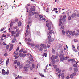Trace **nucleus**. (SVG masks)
Segmentation results:
<instances>
[{"label": "nucleus", "instance_id": "1", "mask_svg": "<svg viewBox=\"0 0 79 79\" xmlns=\"http://www.w3.org/2000/svg\"><path fill=\"white\" fill-rule=\"evenodd\" d=\"M32 7H31L30 8V10L31 12L32 15H34L35 14V6H32Z\"/></svg>", "mask_w": 79, "mask_h": 79}, {"label": "nucleus", "instance_id": "2", "mask_svg": "<svg viewBox=\"0 0 79 79\" xmlns=\"http://www.w3.org/2000/svg\"><path fill=\"white\" fill-rule=\"evenodd\" d=\"M53 38H51V36L49 35L48 37V40L49 42H52L53 41Z\"/></svg>", "mask_w": 79, "mask_h": 79}, {"label": "nucleus", "instance_id": "3", "mask_svg": "<svg viewBox=\"0 0 79 79\" xmlns=\"http://www.w3.org/2000/svg\"><path fill=\"white\" fill-rule=\"evenodd\" d=\"M19 56L20 57H25V56H26V54H23L22 53H20L19 54Z\"/></svg>", "mask_w": 79, "mask_h": 79}, {"label": "nucleus", "instance_id": "4", "mask_svg": "<svg viewBox=\"0 0 79 79\" xmlns=\"http://www.w3.org/2000/svg\"><path fill=\"white\" fill-rule=\"evenodd\" d=\"M30 6V4H27L26 7V11L27 12H28L29 11V7Z\"/></svg>", "mask_w": 79, "mask_h": 79}, {"label": "nucleus", "instance_id": "5", "mask_svg": "<svg viewBox=\"0 0 79 79\" xmlns=\"http://www.w3.org/2000/svg\"><path fill=\"white\" fill-rule=\"evenodd\" d=\"M13 48V44H11L10 45V48H9V51H11Z\"/></svg>", "mask_w": 79, "mask_h": 79}, {"label": "nucleus", "instance_id": "6", "mask_svg": "<svg viewBox=\"0 0 79 79\" xmlns=\"http://www.w3.org/2000/svg\"><path fill=\"white\" fill-rule=\"evenodd\" d=\"M41 47L40 48V50L41 51H42L44 49V44H41L40 45Z\"/></svg>", "mask_w": 79, "mask_h": 79}, {"label": "nucleus", "instance_id": "7", "mask_svg": "<svg viewBox=\"0 0 79 79\" xmlns=\"http://www.w3.org/2000/svg\"><path fill=\"white\" fill-rule=\"evenodd\" d=\"M2 74L3 75H5V74H6V72L5 71V70L4 69H2Z\"/></svg>", "mask_w": 79, "mask_h": 79}, {"label": "nucleus", "instance_id": "8", "mask_svg": "<svg viewBox=\"0 0 79 79\" xmlns=\"http://www.w3.org/2000/svg\"><path fill=\"white\" fill-rule=\"evenodd\" d=\"M76 16V13H73L71 15L72 18H75Z\"/></svg>", "mask_w": 79, "mask_h": 79}, {"label": "nucleus", "instance_id": "9", "mask_svg": "<svg viewBox=\"0 0 79 79\" xmlns=\"http://www.w3.org/2000/svg\"><path fill=\"white\" fill-rule=\"evenodd\" d=\"M52 56L53 58L54 59H58V56H56L55 55H52Z\"/></svg>", "mask_w": 79, "mask_h": 79}, {"label": "nucleus", "instance_id": "10", "mask_svg": "<svg viewBox=\"0 0 79 79\" xmlns=\"http://www.w3.org/2000/svg\"><path fill=\"white\" fill-rule=\"evenodd\" d=\"M51 59L52 60V62L53 63H55V59L52 58V57H51Z\"/></svg>", "mask_w": 79, "mask_h": 79}, {"label": "nucleus", "instance_id": "11", "mask_svg": "<svg viewBox=\"0 0 79 79\" xmlns=\"http://www.w3.org/2000/svg\"><path fill=\"white\" fill-rule=\"evenodd\" d=\"M64 74L62 73L61 74V77H62V79H64Z\"/></svg>", "mask_w": 79, "mask_h": 79}, {"label": "nucleus", "instance_id": "12", "mask_svg": "<svg viewBox=\"0 0 79 79\" xmlns=\"http://www.w3.org/2000/svg\"><path fill=\"white\" fill-rule=\"evenodd\" d=\"M64 55V54L63 53L60 54L59 55V57H60V58H62L63 57H64V56H63Z\"/></svg>", "mask_w": 79, "mask_h": 79}, {"label": "nucleus", "instance_id": "13", "mask_svg": "<svg viewBox=\"0 0 79 79\" xmlns=\"http://www.w3.org/2000/svg\"><path fill=\"white\" fill-rule=\"evenodd\" d=\"M62 20H60L59 23V26H61V24H62V22L61 21Z\"/></svg>", "mask_w": 79, "mask_h": 79}, {"label": "nucleus", "instance_id": "14", "mask_svg": "<svg viewBox=\"0 0 79 79\" xmlns=\"http://www.w3.org/2000/svg\"><path fill=\"white\" fill-rule=\"evenodd\" d=\"M23 68V64H21V65H20V66L19 67V69H21L22 68Z\"/></svg>", "mask_w": 79, "mask_h": 79}, {"label": "nucleus", "instance_id": "15", "mask_svg": "<svg viewBox=\"0 0 79 79\" xmlns=\"http://www.w3.org/2000/svg\"><path fill=\"white\" fill-rule=\"evenodd\" d=\"M23 68L25 71H26V72H27V71L28 70L27 68L25 66V67H24Z\"/></svg>", "mask_w": 79, "mask_h": 79}, {"label": "nucleus", "instance_id": "16", "mask_svg": "<svg viewBox=\"0 0 79 79\" xmlns=\"http://www.w3.org/2000/svg\"><path fill=\"white\" fill-rule=\"evenodd\" d=\"M47 53H44L43 54L42 56L43 57L44 56H45V57H47Z\"/></svg>", "mask_w": 79, "mask_h": 79}, {"label": "nucleus", "instance_id": "17", "mask_svg": "<svg viewBox=\"0 0 79 79\" xmlns=\"http://www.w3.org/2000/svg\"><path fill=\"white\" fill-rule=\"evenodd\" d=\"M62 33L63 35H64L66 34V33H65V31L63 30H62Z\"/></svg>", "mask_w": 79, "mask_h": 79}, {"label": "nucleus", "instance_id": "18", "mask_svg": "<svg viewBox=\"0 0 79 79\" xmlns=\"http://www.w3.org/2000/svg\"><path fill=\"white\" fill-rule=\"evenodd\" d=\"M75 32L74 31L72 32V34L71 35H72V36H74V35H75Z\"/></svg>", "mask_w": 79, "mask_h": 79}, {"label": "nucleus", "instance_id": "19", "mask_svg": "<svg viewBox=\"0 0 79 79\" xmlns=\"http://www.w3.org/2000/svg\"><path fill=\"white\" fill-rule=\"evenodd\" d=\"M21 64V62H18L17 63V65L18 66H19Z\"/></svg>", "mask_w": 79, "mask_h": 79}, {"label": "nucleus", "instance_id": "20", "mask_svg": "<svg viewBox=\"0 0 79 79\" xmlns=\"http://www.w3.org/2000/svg\"><path fill=\"white\" fill-rule=\"evenodd\" d=\"M15 42H16V39L14 38L13 39L12 43H14Z\"/></svg>", "mask_w": 79, "mask_h": 79}, {"label": "nucleus", "instance_id": "21", "mask_svg": "<svg viewBox=\"0 0 79 79\" xmlns=\"http://www.w3.org/2000/svg\"><path fill=\"white\" fill-rule=\"evenodd\" d=\"M26 66L28 68L30 67V65H29V64H26Z\"/></svg>", "mask_w": 79, "mask_h": 79}, {"label": "nucleus", "instance_id": "22", "mask_svg": "<svg viewBox=\"0 0 79 79\" xmlns=\"http://www.w3.org/2000/svg\"><path fill=\"white\" fill-rule=\"evenodd\" d=\"M52 52L53 53L55 54V50L53 49H52Z\"/></svg>", "mask_w": 79, "mask_h": 79}, {"label": "nucleus", "instance_id": "23", "mask_svg": "<svg viewBox=\"0 0 79 79\" xmlns=\"http://www.w3.org/2000/svg\"><path fill=\"white\" fill-rule=\"evenodd\" d=\"M39 74L40 75V76H41V77H45V76L43 75L42 74H40V73H39Z\"/></svg>", "mask_w": 79, "mask_h": 79}, {"label": "nucleus", "instance_id": "24", "mask_svg": "<svg viewBox=\"0 0 79 79\" xmlns=\"http://www.w3.org/2000/svg\"><path fill=\"white\" fill-rule=\"evenodd\" d=\"M19 26H21V22L19 21L18 23Z\"/></svg>", "mask_w": 79, "mask_h": 79}, {"label": "nucleus", "instance_id": "25", "mask_svg": "<svg viewBox=\"0 0 79 79\" xmlns=\"http://www.w3.org/2000/svg\"><path fill=\"white\" fill-rule=\"evenodd\" d=\"M58 10V9L57 8H54V10H52V11H56Z\"/></svg>", "mask_w": 79, "mask_h": 79}, {"label": "nucleus", "instance_id": "26", "mask_svg": "<svg viewBox=\"0 0 79 79\" xmlns=\"http://www.w3.org/2000/svg\"><path fill=\"white\" fill-rule=\"evenodd\" d=\"M64 60V57H60V60L61 61H63Z\"/></svg>", "mask_w": 79, "mask_h": 79}, {"label": "nucleus", "instance_id": "27", "mask_svg": "<svg viewBox=\"0 0 79 79\" xmlns=\"http://www.w3.org/2000/svg\"><path fill=\"white\" fill-rule=\"evenodd\" d=\"M49 33L50 34H52V33H53V32H52V31L51 30H50L49 31Z\"/></svg>", "mask_w": 79, "mask_h": 79}, {"label": "nucleus", "instance_id": "28", "mask_svg": "<svg viewBox=\"0 0 79 79\" xmlns=\"http://www.w3.org/2000/svg\"><path fill=\"white\" fill-rule=\"evenodd\" d=\"M32 67L33 68H35V66L34 64H32Z\"/></svg>", "mask_w": 79, "mask_h": 79}, {"label": "nucleus", "instance_id": "29", "mask_svg": "<svg viewBox=\"0 0 79 79\" xmlns=\"http://www.w3.org/2000/svg\"><path fill=\"white\" fill-rule=\"evenodd\" d=\"M35 47L36 48H39V45L38 44H36L35 45Z\"/></svg>", "mask_w": 79, "mask_h": 79}, {"label": "nucleus", "instance_id": "30", "mask_svg": "<svg viewBox=\"0 0 79 79\" xmlns=\"http://www.w3.org/2000/svg\"><path fill=\"white\" fill-rule=\"evenodd\" d=\"M70 77L71 78V79H73V75L72 74H71L70 75Z\"/></svg>", "mask_w": 79, "mask_h": 79}, {"label": "nucleus", "instance_id": "31", "mask_svg": "<svg viewBox=\"0 0 79 79\" xmlns=\"http://www.w3.org/2000/svg\"><path fill=\"white\" fill-rule=\"evenodd\" d=\"M68 19L70 21L71 19V17L70 16H69L68 17Z\"/></svg>", "mask_w": 79, "mask_h": 79}, {"label": "nucleus", "instance_id": "32", "mask_svg": "<svg viewBox=\"0 0 79 79\" xmlns=\"http://www.w3.org/2000/svg\"><path fill=\"white\" fill-rule=\"evenodd\" d=\"M44 48L45 49H47V45H45L44 46Z\"/></svg>", "mask_w": 79, "mask_h": 79}, {"label": "nucleus", "instance_id": "33", "mask_svg": "<svg viewBox=\"0 0 79 79\" xmlns=\"http://www.w3.org/2000/svg\"><path fill=\"white\" fill-rule=\"evenodd\" d=\"M74 69L75 71H78V69L77 68H74Z\"/></svg>", "mask_w": 79, "mask_h": 79}, {"label": "nucleus", "instance_id": "34", "mask_svg": "<svg viewBox=\"0 0 79 79\" xmlns=\"http://www.w3.org/2000/svg\"><path fill=\"white\" fill-rule=\"evenodd\" d=\"M46 12H47V13L49 12V9L48 8H47Z\"/></svg>", "mask_w": 79, "mask_h": 79}, {"label": "nucleus", "instance_id": "35", "mask_svg": "<svg viewBox=\"0 0 79 79\" xmlns=\"http://www.w3.org/2000/svg\"><path fill=\"white\" fill-rule=\"evenodd\" d=\"M19 46L16 49V52H18V51L19 50Z\"/></svg>", "mask_w": 79, "mask_h": 79}, {"label": "nucleus", "instance_id": "36", "mask_svg": "<svg viewBox=\"0 0 79 79\" xmlns=\"http://www.w3.org/2000/svg\"><path fill=\"white\" fill-rule=\"evenodd\" d=\"M11 34H15V32L14 31H11Z\"/></svg>", "mask_w": 79, "mask_h": 79}, {"label": "nucleus", "instance_id": "37", "mask_svg": "<svg viewBox=\"0 0 79 79\" xmlns=\"http://www.w3.org/2000/svg\"><path fill=\"white\" fill-rule=\"evenodd\" d=\"M59 20L60 21H62L63 20V16H61L60 17V19Z\"/></svg>", "mask_w": 79, "mask_h": 79}, {"label": "nucleus", "instance_id": "38", "mask_svg": "<svg viewBox=\"0 0 79 79\" xmlns=\"http://www.w3.org/2000/svg\"><path fill=\"white\" fill-rule=\"evenodd\" d=\"M4 56H5L6 57V56H8V53H5L4 54Z\"/></svg>", "mask_w": 79, "mask_h": 79}, {"label": "nucleus", "instance_id": "39", "mask_svg": "<svg viewBox=\"0 0 79 79\" xmlns=\"http://www.w3.org/2000/svg\"><path fill=\"white\" fill-rule=\"evenodd\" d=\"M4 5H5L4 6V7H5V6H7L8 5V4L7 3H5Z\"/></svg>", "mask_w": 79, "mask_h": 79}, {"label": "nucleus", "instance_id": "40", "mask_svg": "<svg viewBox=\"0 0 79 79\" xmlns=\"http://www.w3.org/2000/svg\"><path fill=\"white\" fill-rule=\"evenodd\" d=\"M67 37H69V38H71V36L69 35H67Z\"/></svg>", "mask_w": 79, "mask_h": 79}, {"label": "nucleus", "instance_id": "41", "mask_svg": "<svg viewBox=\"0 0 79 79\" xmlns=\"http://www.w3.org/2000/svg\"><path fill=\"white\" fill-rule=\"evenodd\" d=\"M18 55V52L16 53L14 56V57H15V56H16V55Z\"/></svg>", "mask_w": 79, "mask_h": 79}, {"label": "nucleus", "instance_id": "42", "mask_svg": "<svg viewBox=\"0 0 79 79\" xmlns=\"http://www.w3.org/2000/svg\"><path fill=\"white\" fill-rule=\"evenodd\" d=\"M48 30H50L51 29V26H48Z\"/></svg>", "mask_w": 79, "mask_h": 79}, {"label": "nucleus", "instance_id": "43", "mask_svg": "<svg viewBox=\"0 0 79 79\" xmlns=\"http://www.w3.org/2000/svg\"><path fill=\"white\" fill-rule=\"evenodd\" d=\"M73 66L74 67H77V64H75L73 65Z\"/></svg>", "mask_w": 79, "mask_h": 79}, {"label": "nucleus", "instance_id": "44", "mask_svg": "<svg viewBox=\"0 0 79 79\" xmlns=\"http://www.w3.org/2000/svg\"><path fill=\"white\" fill-rule=\"evenodd\" d=\"M30 70H31V71H32V70H33V68L32 67H30Z\"/></svg>", "mask_w": 79, "mask_h": 79}, {"label": "nucleus", "instance_id": "45", "mask_svg": "<svg viewBox=\"0 0 79 79\" xmlns=\"http://www.w3.org/2000/svg\"><path fill=\"white\" fill-rule=\"evenodd\" d=\"M39 17L40 19H41V18H43V16L41 15H39Z\"/></svg>", "mask_w": 79, "mask_h": 79}, {"label": "nucleus", "instance_id": "46", "mask_svg": "<svg viewBox=\"0 0 79 79\" xmlns=\"http://www.w3.org/2000/svg\"><path fill=\"white\" fill-rule=\"evenodd\" d=\"M59 47L60 48H62V45H61L60 44L59 45Z\"/></svg>", "mask_w": 79, "mask_h": 79}, {"label": "nucleus", "instance_id": "47", "mask_svg": "<svg viewBox=\"0 0 79 79\" xmlns=\"http://www.w3.org/2000/svg\"><path fill=\"white\" fill-rule=\"evenodd\" d=\"M9 45H7L6 46V48L7 49H8V48H9Z\"/></svg>", "mask_w": 79, "mask_h": 79}, {"label": "nucleus", "instance_id": "48", "mask_svg": "<svg viewBox=\"0 0 79 79\" xmlns=\"http://www.w3.org/2000/svg\"><path fill=\"white\" fill-rule=\"evenodd\" d=\"M46 46L48 48H50V46L48 44H47Z\"/></svg>", "mask_w": 79, "mask_h": 79}, {"label": "nucleus", "instance_id": "49", "mask_svg": "<svg viewBox=\"0 0 79 79\" xmlns=\"http://www.w3.org/2000/svg\"><path fill=\"white\" fill-rule=\"evenodd\" d=\"M6 37V35H5V34H3V35L2 36V37Z\"/></svg>", "mask_w": 79, "mask_h": 79}, {"label": "nucleus", "instance_id": "50", "mask_svg": "<svg viewBox=\"0 0 79 79\" xmlns=\"http://www.w3.org/2000/svg\"><path fill=\"white\" fill-rule=\"evenodd\" d=\"M70 78V77H69V76H67L66 79H69Z\"/></svg>", "mask_w": 79, "mask_h": 79}, {"label": "nucleus", "instance_id": "51", "mask_svg": "<svg viewBox=\"0 0 79 79\" xmlns=\"http://www.w3.org/2000/svg\"><path fill=\"white\" fill-rule=\"evenodd\" d=\"M19 57V56H16L15 57V59H17Z\"/></svg>", "mask_w": 79, "mask_h": 79}, {"label": "nucleus", "instance_id": "52", "mask_svg": "<svg viewBox=\"0 0 79 79\" xmlns=\"http://www.w3.org/2000/svg\"><path fill=\"white\" fill-rule=\"evenodd\" d=\"M73 31H70L69 32V34H70V35H71V34H72V32Z\"/></svg>", "mask_w": 79, "mask_h": 79}, {"label": "nucleus", "instance_id": "53", "mask_svg": "<svg viewBox=\"0 0 79 79\" xmlns=\"http://www.w3.org/2000/svg\"><path fill=\"white\" fill-rule=\"evenodd\" d=\"M23 53H27V51H23Z\"/></svg>", "mask_w": 79, "mask_h": 79}, {"label": "nucleus", "instance_id": "54", "mask_svg": "<svg viewBox=\"0 0 79 79\" xmlns=\"http://www.w3.org/2000/svg\"><path fill=\"white\" fill-rule=\"evenodd\" d=\"M49 25H50L49 23H46V26L47 27H48V26H49Z\"/></svg>", "mask_w": 79, "mask_h": 79}, {"label": "nucleus", "instance_id": "55", "mask_svg": "<svg viewBox=\"0 0 79 79\" xmlns=\"http://www.w3.org/2000/svg\"><path fill=\"white\" fill-rule=\"evenodd\" d=\"M62 21L63 22H66V19H62Z\"/></svg>", "mask_w": 79, "mask_h": 79}, {"label": "nucleus", "instance_id": "56", "mask_svg": "<svg viewBox=\"0 0 79 79\" xmlns=\"http://www.w3.org/2000/svg\"><path fill=\"white\" fill-rule=\"evenodd\" d=\"M61 27L63 29H64V27L62 25L61 26Z\"/></svg>", "mask_w": 79, "mask_h": 79}, {"label": "nucleus", "instance_id": "57", "mask_svg": "<svg viewBox=\"0 0 79 79\" xmlns=\"http://www.w3.org/2000/svg\"><path fill=\"white\" fill-rule=\"evenodd\" d=\"M61 76V74L59 73V74L58 76V77L59 78H60V77Z\"/></svg>", "mask_w": 79, "mask_h": 79}, {"label": "nucleus", "instance_id": "58", "mask_svg": "<svg viewBox=\"0 0 79 79\" xmlns=\"http://www.w3.org/2000/svg\"><path fill=\"white\" fill-rule=\"evenodd\" d=\"M56 71H59V68H56Z\"/></svg>", "mask_w": 79, "mask_h": 79}, {"label": "nucleus", "instance_id": "59", "mask_svg": "<svg viewBox=\"0 0 79 79\" xmlns=\"http://www.w3.org/2000/svg\"><path fill=\"white\" fill-rule=\"evenodd\" d=\"M31 39H30V38H28V42H31Z\"/></svg>", "mask_w": 79, "mask_h": 79}, {"label": "nucleus", "instance_id": "60", "mask_svg": "<svg viewBox=\"0 0 79 79\" xmlns=\"http://www.w3.org/2000/svg\"><path fill=\"white\" fill-rule=\"evenodd\" d=\"M76 75V72H74L73 74V75L74 76H75V75Z\"/></svg>", "mask_w": 79, "mask_h": 79}, {"label": "nucleus", "instance_id": "61", "mask_svg": "<svg viewBox=\"0 0 79 79\" xmlns=\"http://www.w3.org/2000/svg\"><path fill=\"white\" fill-rule=\"evenodd\" d=\"M5 39H3V37H2L1 38V40L2 41H3V40H4Z\"/></svg>", "mask_w": 79, "mask_h": 79}, {"label": "nucleus", "instance_id": "62", "mask_svg": "<svg viewBox=\"0 0 79 79\" xmlns=\"http://www.w3.org/2000/svg\"><path fill=\"white\" fill-rule=\"evenodd\" d=\"M6 74L7 75H8V74H9V71H7L6 72Z\"/></svg>", "mask_w": 79, "mask_h": 79}, {"label": "nucleus", "instance_id": "63", "mask_svg": "<svg viewBox=\"0 0 79 79\" xmlns=\"http://www.w3.org/2000/svg\"><path fill=\"white\" fill-rule=\"evenodd\" d=\"M66 15H64L63 17V19H65V18H66Z\"/></svg>", "mask_w": 79, "mask_h": 79}, {"label": "nucleus", "instance_id": "64", "mask_svg": "<svg viewBox=\"0 0 79 79\" xmlns=\"http://www.w3.org/2000/svg\"><path fill=\"white\" fill-rule=\"evenodd\" d=\"M76 16H77V17H79V14H77L76 15Z\"/></svg>", "mask_w": 79, "mask_h": 79}]
</instances>
